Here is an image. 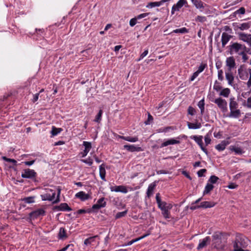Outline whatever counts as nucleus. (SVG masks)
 <instances>
[{
  "label": "nucleus",
  "mask_w": 251,
  "mask_h": 251,
  "mask_svg": "<svg viewBox=\"0 0 251 251\" xmlns=\"http://www.w3.org/2000/svg\"><path fill=\"white\" fill-rule=\"evenodd\" d=\"M227 48L230 54L241 56L243 62H246L248 59V56L247 55L248 49L245 45L231 42Z\"/></svg>",
  "instance_id": "nucleus-1"
},
{
  "label": "nucleus",
  "mask_w": 251,
  "mask_h": 251,
  "mask_svg": "<svg viewBox=\"0 0 251 251\" xmlns=\"http://www.w3.org/2000/svg\"><path fill=\"white\" fill-rule=\"evenodd\" d=\"M228 235L225 232H215L212 236V246L219 251H224L226 247Z\"/></svg>",
  "instance_id": "nucleus-2"
},
{
  "label": "nucleus",
  "mask_w": 251,
  "mask_h": 251,
  "mask_svg": "<svg viewBox=\"0 0 251 251\" xmlns=\"http://www.w3.org/2000/svg\"><path fill=\"white\" fill-rule=\"evenodd\" d=\"M238 74L239 77L242 80H247L249 75H250L247 85L248 87H250L251 86V69L249 68L247 70L244 65H241L238 69Z\"/></svg>",
  "instance_id": "nucleus-3"
},
{
  "label": "nucleus",
  "mask_w": 251,
  "mask_h": 251,
  "mask_svg": "<svg viewBox=\"0 0 251 251\" xmlns=\"http://www.w3.org/2000/svg\"><path fill=\"white\" fill-rule=\"evenodd\" d=\"M155 198L158 206L161 211L166 209H171L172 208L173 206L171 203H168L165 201H161L159 193L156 194Z\"/></svg>",
  "instance_id": "nucleus-4"
},
{
  "label": "nucleus",
  "mask_w": 251,
  "mask_h": 251,
  "mask_svg": "<svg viewBox=\"0 0 251 251\" xmlns=\"http://www.w3.org/2000/svg\"><path fill=\"white\" fill-rule=\"evenodd\" d=\"M247 246L244 237L241 236H236L235 241L233 242V248L243 249Z\"/></svg>",
  "instance_id": "nucleus-5"
},
{
  "label": "nucleus",
  "mask_w": 251,
  "mask_h": 251,
  "mask_svg": "<svg viewBox=\"0 0 251 251\" xmlns=\"http://www.w3.org/2000/svg\"><path fill=\"white\" fill-rule=\"evenodd\" d=\"M46 190L47 193L41 195L42 200L52 201L55 198V190L51 189H47Z\"/></svg>",
  "instance_id": "nucleus-6"
},
{
  "label": "nucleus",
  "mask_w": 251,
  "mask_h": 251,
  "mask_svg": "<svg viewBox=\"0 0 251 251\" xmlns=\"http://www.w3.org/2000/svg\"><path fill=\"white\" fill-rule=\"evenodd\" d=\"M213 102L218 105V107L221 109L223 112L227 111V102L225 100L221 98H218L215 99Z\"/></svg>",
  "instance_id": "nucleus-7"
},
{
  "label": "nucleus",
  "mask_w": 251,
  "mask_h": 251,
  "mask_svg": "<svg viewBox=\"0 0 251 251\" xmlns=\"http://www.w3.org/2000/svg\"><path fill=\"white\" fill-rule=\"evenodd\" d=\"M45 214V211L43 209H38L29 214V219L30 220H34L40 216H44Z\"/></svg>",
  "instance_id": "nucleus-8"
},
{
  "label": "nucleus",
  "mask_w": 251,
  "mask_h": 251,
  "mask_svg": "<svg viewBox=\"0 0 251 251\" xmlns=\"http://www.w3.org/2000/svg\"><path fill=\"white\" fill-rule=\"evenodd\" d=\"M36 173L34 170L25 169L23 170L21 176L23 178H32L36 176Z\"/></svg>",
  "instance_id": "nucleus-9"
},
{
  "label": "nucleus",
  "mask_w": 251,
  "mask_h": 251,
  "mask_svg": "<svg viewBox=\"0 0 251 251\" xmlns=\"http://www.w3.org/2000/svg\"><path fill=\"white\" fill-rule=\"evenodd\" d=\"M238 35L240 40L247 43L251 47V34H246L244 32H238Z\"/></svg>",
  "instance_id": "nucleus-10"
},
{
  "label": "nucleus",
  "mask_w": 251,
  "mask_h": 251,
  "mask_svg": "<svg viewBox=\"0 0 251 251\" xmlns=\"http://www.w3.org/2000/svg\"><path fill=\"white\" fill-rule=\"evenodd\" d=\"M186 3H187L186 0H179L176 4L172 6L171 10L172 15L174 14L175 11H179Z\"/></svg>",
  "instance_id": "nucleus-11"
},
{
  "label": "nucleus",
  "mask_w": 251,
  "mask_h": 251,
  "mask_svg": "<svg viewBox=\"0 0 251 251\" xmlns=\"http://www.w3.org/2000/svg\"><path fill=\"white\" fill-rule=\"evenodd\" d=\"M226 65L228 67V71L231 72L236 65L235 59L233 56L227 57L226 59Z\"/></svg>",
  "instance_id": "nucleus-12"
},
{
  "label": "nucleus",
  "mask_w": 251,
  "mask_h": 251,
  "mask_svg": "<svg viewBox=\"0 0 251 251\" xmlns=\"http://www.w3.org/2000/svg\"><path fill=\"white\" fill-rule=\"evenodd\" d=\"M110 189L112 192H122L125 194L128 192L126 187L123 185L111 186Z\"/></svg>",
  "instance_id": "nucleus-13"
},
{
  "label": "nucleus",
  "mask_w": 251,
  "mask_h": 251,
  "mask_svg": "<svg viewBox=\"0 0 251 251\" xmlns=\"http://www.w3.org/2000/svg\"><path fill=\"white\" fill-rule=\"evenodd\" d=\"M124 148L128 151L135 152V151H143L140 147H136L133 145H126L124 146Z\"/></svg>",
  "instance_id": "nucleus-14"
},
{
  "label": "nucleus",
  "mask_w": 251,
  "mask_h": 251,
  "mask_svg": "<svg viewBox=\"0 0 251 251\" xmlns=\"http://www.w3.org/2000/svg\"><path fill=\"white\" fill-rule=\"evenodd\" d=\"M232 36L228 34L226 32H223L222 34L221 42L222 47H225L226 44L229 42L232 38Z\"/></svg>",
  "instance_id": "nucleus-15"
},
{
  "label": "nucleus",
  "mask_w": 251,
  "mask_h": 251,
  "mask_svg": "<svg viewBox=\"0 0 251 251\" xmlns=\"http://www.w3.org/2000/svg\"><path fill=\"white\" fill-rule=\"evenodd\" d=\"M210 242V238L209 236H207L202 240L200 241V243L197 247L198 250L203 249L208 244H209Z\"/></svg>",
  "instance_id": "nucleus-16"
},
{
  "label": "nucleus",
  "mask_w": 251,
  "mask_h": 251,
  "mask_svg": "<svg viewBox=\"0 0 251 251\" xmlns=\"http://www.w3.org/2000/svg\"><path fill=\"white\" fill-rule=\"evenodd\" d=\"M75 196L82 201H85L91 198V196L89 194H86L83 191L78 192L75 194Z\"/></svg>",
  "instance_id": "nucleus-17"
},
{
  "label": "nucleus",
  "mask_w": 251,
  "mask_h": 251,
  "mask_svg": "<svg viewBox=\"0 0 251 251\" xmlns=\"http://www.w3.org/2000/svg\"><path fill=\"white\" fill-rule=\"evenodd\" d=\"M226 78L228 81V84L229 85H234V77L231 72H226Z\"/></svg>",
  "instance_id": "nucleus-18"
},
{
  "label": "nucleus",
  "mask_w": 251,
  "mask_h": 251,
  "mask_svg": "<svg viewBox=\"0 0 251 251\" xmlns=\"http://www.w3.org/2000/svg\"><path fill=\"white\" fill-rule=\"evenodd\" d=\"M234 24H233V25L235 26V30L240 29L241 30H244L248 29L251 27V24L250 23H244L236 25H234Z\"/></svg>",
  "instance_id": "nucleus-19"
},
{
  "label": "nucleus",
  "mask_w": 251,
  "mask_h": 251,
  "mask_svg": "<svg viewBox=\"0 0 251 251\" xmlns=\"http://www.w3.org/2000/svg\"><path fill=\"white\" fill-rule=\"evenodd\" d=\"M99 173H100V176L101 178V179L104 181H106L105 179V175H106V171L105 169V165L104 164H102L99 167Z\"/></svg>",
  "instance_id": "nucleus-20"
},
{
  "label": "nucleus",
  "mask_w": 251,
  "mask_h": 251,
  "mask_svg": "<svg viewBox=\"0 0 251 251\" xmlns=\"http://www.w3.org/2000/svg\"><path fill=\"white\" fill-rule=\"evenodd\" d=\"M179 143H180V141L179 140H176L174 139H171L168 140L167 141L163 142L161 144L160 148L166 147L170 145H174V144H179Z\"/></svg>",
  "instance_id": "nucleus-21"
},
{
  "label": "nucleus",
  "mask_w": 251,
  "mask_h": 251,
  "mask_svg": "<svg viewBox=\"0 0 251 251\" xmlns=\"http://www.w3.org/2000/svg\"><path fill=\"white\" fill-rule=\"evenodd\" d=\"M156 182H154L153 183H151L150 184L148 188L147 191V196L148 198H150L153 193V190L156 186Z\"/></svg>",
  "instance_id": "nucleus-22"
},
{
  "label": "nucleus",
  "mask_w": 251,
  "mask_h": 251,
  "mask_svg": "<svg viewBox=\"0 0 251 251\" xmlns=\"http://www.w3.org/2000/svg\"><path fill=\"white\" fill-rule=\"evenodd\" d=\"M228 144V141L224 140L222 141L220 144H219L217 145H216L215 148L219 151H222L225 149L226 146Z\"/></svg>",
  "instance_id": "nucleus-23"
},
{
  "label": "nucleus",
  "mask_w": 251,
  "mask_h": 251,
  "mask_svg": "<svg viewBox=\"0 0 251 251\" xmlns=\"http://www.w3.org/2000/svg\"><path fill=\"white\" fill-rule=\"evenodd\" d=\"M215 205L214 202L205 201L201 203L200 206L201 208H207L213 207Z\"/></svg>",
  "instance_id": "nucleus-24"
},
{
  "label": "nucleus",
  "mask_w": 251,
  "mask_h": 251,
  "mask_svg": "<svg viewBox=\"0 0 251 251\" xmlns=\"http://www.w3.org/2000/svg\"><path fill=\"white\" fill-rule=\"evenodd\" d=\"M191 1L197 9H204V6L203 5V3L201 0H191Z\"/></svg>",
  "instance_id": "nucleus-25"
},
{
  "label": "nucleus",
  "mask_w": 251,
  "mask_h": 251,
  "mask_svg": "<svg viewBox=\"0 0 251 251\" xmlns=\"http://www.w3.org/2000/svg\"><path fill=\"white\" fill-rule=\"evenodd\" d=\"M240 110L239 109H237V108L235 109H233L230 110V114L229 115V117L237 118L240 117Z\"/></svg>",
  "instance_id": "nucleus-26"
},
{
  "label": "nucleus",
  "mask_w": 251,
  "mask_h": 251,
  "mask_svg": "<svg viewBox=\"0 0 251 251\" xmlns=\"http://www.w3.org/2000/svg\"><path fill=\"white\" fill-rule=\"evenodd\" d=\"M238 107V103L235 100V99L234 98H231L230 99V102H229V108L230 110L233 109H235Z\"/></svg>",
  "instance_id": "nucleus-27"
},
{
  "label": "nucleus",
  "mask_w": 251,
  "mask_h": 251,
  "mask_svg": "<svg viewBox=\"0 0 251 251\" xmlns=\"http://www.w3.org/2000/svg\"><path fill=\"white\" fill-rule=\"evenodd\" d=\"M213 188L214 186L212 184L208 182L204 188V190L203 192V195L208 194L211 191H212L213 189Z\"/></svg>",
  "instance_id": "nucleus-28"
},
{
  "label": "nucleus",
  "mask_w": 251,
  "mask_h": 251,
  "mask_svg": "<svg viewBox=\"0 0 251 251\" xmlns=\"http://www.w3.org/2000/svg\"><path fill=\"white\" fill-rule=\"evenodd\" d=\"M187 126L189 129H198L200 128L201 127V123H192L190 122H187Z\"/></svg>",
  "instance_id": "nucleus-29"
},
{
  "label": "nucleus",
  "mask_w": 251,
  "mask_h": 251,
  "mask_svg": "<svg viewBox=\"0 0 251 251\" xmlns=\"http://www.w3.org/2000/svg\"><path fill=\"white\" fill-rule=\"evenodd\" d=\"M204 105H205V102H204V99H202L201 100L198 102V106L201 110V115H202L204 113Z\"/></svg>",
  "instance_id": "nucleus-30"
},
{
  "label": "nucleus",
  "mask_w": 251,
  "mask_h": 251,
  "mask_svg": "<svg viewBox=\"0 0 251 251\" xmlns=\"http://www.w3.org/2000/svg\"><path fill=\"white\" fill-rule=\"evenodd\" d=\"M35 196L25 197L22 199V201L26 203H31L34 202Z\"/></svg>",
  "instance_id": "nucleus-31"
},
{
  "label": "nucleus",
  "mask_w": 251,
  "mask_h": 251,
  "mask_svg": "<svg viewBox=\"0 0 251 251\" xmlns=\"http://www.w3.org/2000/svg\"><path fill=\"white\" fill-rule=\"evenodd\" d=\"M97 237H98V235H95L86 239L84 242V245L86 246L90 245L92 242L95 241V238Z\"/></svg>",
  "instance_id": "nucleus-32"
},
{
  "label": "nucleus",
  "mask_w": 251,
  "mask_h": 251,
  "mask_svg": "<svg viewBox=\"0 0 251 251\" xmlns=\"http://www.w3.org/2000/svg\"><path fill=\"white\" fill-rule=\"evenodd\" d=\"M66 230L64 227H61L59 229V232L58 233V238L59 239H63L64 238H66Z\"/></svg>",
  "instance_id": "nucleus-33"
},
{
  "label": "nucleus",
  "mask_w": 251,
  "mask_h": 251,
  "mask_svg": "<svg viewBox=\"0 0 251 251\" xmlns=\"http://www.w3.org/2000/svg\"><path fill=\"white\" fill-rule=\"evenodd\" d=\"M230 89L229 88H224L220 92V95L224 97H228L230 93Z\"/></svg>",
  "instance_id": "nucleus-34"
},
{
  "label": "nucleus",
  "mask_w": 251,
  "mask_h": 251,
  "mask_svg": "<svg viewBox=\"0 0 251 251\" xmlns=\"http://www.w3.org/2000/svg\"><path fill=\"white\" fill-rule=\"evenodd\" d=\"M188 32V30L186 27H182L179 29H176L174 30L172 33H186Z\"/></svg>",
  "instance_id": "nucleus-35"
},
{
  "label": "nucleus",
  "mask_w": 251,
  "mask_h": 251,
  "mask_svg": "<svg viewBox=\"0 0 251 251\" xmlns=\"http://www.w3.org/2000/svg\"><path fill=\"white\" fill-rule=\"evenodd\" d=\"M61 211H70L72 210L71 208H70L67 203H62L60 204Z\"/></svg>",
  "instance_id": "nucleus-36"
},
{
  "label": "nucleus",
  "mask_w": 251,
  "mask_h": 251,
  "mask_svg": "<svg viewBox=\"0 0 251 251\" xmlns=\"http://www.w3.org/2000/svg\"><path fill=\"white\" fill-rule=\"evenodd\" d=\"M193 139L200 146V147L203 145L202 136H194L193 137Z\"/></svg>",
  "instance_id": "nucleus-37"
},
{
  "label": "nucleus",
  "mask_w": 251,
  "mask_h": 251,
  "mask_svg": "<svg viewBox=\"0 0 251 251\" xmlns=\"http://www.w3.org/2000/svg\"><path fill=\"white\" fill-rule=\"evenodd\" d=\"M62 131V129L61 128H56L55 126H53L52 127L51 134L52 136L57 135L58 133H59Z\"/></svg>",
  "instance_id": "nucleus-38"
},
{
  "label": "nucleus",
  "mask_w": 251,
  "mask_h": 251,
  "mask_svg": "<svg viewBox=\"0 0 251 251\" xmlns=\"http://www.w3.org/2000/svg\"><path fill=\"white\" fill-rule=\"evenodd\" d=\"M102 114V109H100L94 121L97 123H100L101 120V116Z\"/></svg>",
  "instance_id": "nucleus-39"
},
{
  "label": "nucleus",
  "mask_w": 251,
  "mask_h": 251,
  "mask_svg": "<svg viewBox=\"0 0 251 251\" xmlns=\"http://www.w3.org/2000/svg\"><path fill=\"white\" fill-rule=\"evenodd\" d=\"M159 4L160 3H158V1L150 2L146 5V7L148 8H152L154 7H158L160 6Z\"/></svg>",
  "instance_id": "nucleus-40"
},
{
  "label": "nucleus",
  "mask_w": 251,
  "mask_h": 251,
  "mask_svg": "<svg viewBox=\"0 0 251 251\" xmlns=\"http://www.w3.org/2000/svg\"><path fill=\"white\" fill-rule=\"evenodd\" d=\"M219 177L215 176H211L208 181V183H210L211 184H214V183H216L217 182V181H218V180H219Z\"/></svg>",
  "instance_id": "nucleus-41"
},
{
  "label": "nucleus",
  "mask_w": 251,
  "mask_h": 251,
  "mask_svg": "<svg viewBox=\"0 0 251 251\" xmlns=\"http://www.w3.org/2000/svg\"><path fill=\"white\" fill-rule=\"evenodd\" d=\"M83 145L85 147L84 150L88 151V152L90 151L92 148L91 143L87 141H83Z\"/></svg>",
  "instance_id": "nucleus-42"
},
{
  "label": "nucleus",
  "mask_w": 251,
  "mask_h": 251,
  "mask_svg": "<svg viewBox=\"0 0 251 251\" xmlns=\"http://www.w3.org/2000/svg\"><path fill=\"white\" fill-rule=\"evenodd\" d=\"M105 207V204L103 203V204L100 205L98 202L96 204H94L92 207V209L94 211L98 210L100 208L102 207Z\"/></svg>",
  "instance_id": "nucleus-43"
},
{
  "label": "nucleus",
  "mask_w": 251,
  "mask_h": 251,
  "mask_svg": "<svg viewBox=\"0 0 251 251\" xmlns=\"http://www.w3.org/2000/svg\"><path fill=\"white\" fill-rule=\"evenodd\" d=\"M127 214V211L126 210H125L124 211H122V212H118L116 214V216H115V219H119V218H121L123 217H124L126 215V214Z\"/></svg>",
  "instance_id": "nucleus-44"
},
{
  "label": "nucleus",
  "mask_w": 251,
  "mask_h": 251,
  "mask_svg": "<svg viewBox=\"0 0 251 251\" xmlns=\"http://www.w3.org/2000/svg\"><path fill=\"white\" fill-rule=\"evenodd\" d=\"M2 159L5 161L12 163L14 165H16L17 161L14 159L8 158L6 156H2Z\"/></svg>",
  "instance_id": "nucleus-45"
},
{
  "label": "nucleus",
  "mask_w": 251,
  "mask_h": 251,
  "mask_svg": "<svg viewBox=\"0 0 251 251\" xmlns=\"http://www.w3.org/2000/svg\"><path fill=\"white\" fill-rule=\"evenodd\" d=\"M138 140V138L137 137H130V136H126V141L130 142H135Z\"/></svg>",
  "instance_id": "nucleus-46"
},
{
  "label": "nucleus",
  "mask_w": 251,
  "mask_h": 251,
  "mask_svg": "<svg viewBox=\"0 0 251 251\" xmlns=\"http://www.w3.org/2000/svg\"><path fill=\"white\" fill-rule=\"evenodd\" d=\"M57 196L56 200H54L52 202V203L53 204L57 203L60 201V195L61 189L59 187H58L57 188Z\"/></svg>",
  "instance_id": "nucleus-47"
},
{
  "label": "nucleus",
  "mask_w": 251,
  "mask_h": 251,
  "mask_svg": "<svg viewBox=\"0 0 251 251\" xmlns=\"http://www.w3.org/2000/svg\"><path fill=\"white\" fill-rule=\"evenodd\" d=\"M170 210V209H166V210L162 211V214L165 219H169L170 218V212H169Z\"/></svg>",
  "instance_id": "nucleus-48"
},
{
  "label": "nucleus",
  "mask_w": 251,
  "mask_h": 251,
  "mask_svg": "<svg viewBox=\"0 0 251 251\" xmlns=\"http://www.w3.org/2000/svg\"><path fill=\"white\" fill-rule=\"evenodd\" d=\"M213 88L214 90H215L216 91H219L221 90L222 88V86L220 85V83L217 81V80H216L215 82V84L213 87Z\"/></svg>",
  "instance_id": "nucleus-49"
},
{
  "label": "nucleus",
  "mask_w": 251,
  "mask_h": 251,
  "mask_svg": "<svg viewBox=\"0 0 251 251\" xmlns=\"http://www.w3.org/2000/svg\"><path fill=\"white\" fill-rule=\"evenodd\" d=\"M206 64L201 63L199 67L198 70L196 71L199 74L202 72L206 67Z\"/></svg>",
  "instance_id": "nucleus-50"
},
{
  "label": "nucleus",
  "mask_w": 251,
  "mask_h": 251,
  "mask_svg": "<svg viewBox=\"0 0 251 251\" xmlns=\"http://www.w3.org/2000/svg\"><path fill=\"white\" fill-rule=\"evenodd\" d=\"M243 104L245 106H246L247 107L251 108V96L249 97L248 98L246 103L245 101H244V103H243Z\"/></svg>",
  "instance_id": "nucleus-51"
},
{
  "label": "nucleus",
  "mask_w": 251,
  "mask_h": 251,
  "mask_svg": "<svg viewBox=\"0 0 251 251\" xmlns=\"http://www.w3.org/2000/svg\"><path fill=\"white\" fill-rule=\"evenodd\" d=\"M153 119L152 116L150 113H148V120L145 122V124L146 125H150L151 122H152Z\"/></svg>",
  "instance_id": "nucleus-52"
},
{
  "label": "nucleus",
  "mask_w": 251,
  "mask_h": 251,
  "mask_svg": "<svg viewBox=\"0 0 251 251\" xmlns=\"http://www.w3.org/2000/svg\"><path fill=\"white\" fill-rule=\"evenodd\" d=\"M149 14V13H142V14H141L138 15L137 16L135 17V18L136 19L137 21H138V20H140L142 18H145Z\"/></svg>",
  "instance_id": "nucleus-53"
},
{
  "label": "nucleus",
  "mask_w": 251,
  "mask_h": 251,
  "mask_svg": "<svg viewBox=\"0 0 251 251\" xmlns=\"http://www.w3.org/2000/svg\"><path fill=\"white\" fill-rule=\"evenodd\" d=\"M223 71L222 70H218V79L221 81H223L224 79V76L223 75Z\"/></svg>",
  "instance_id": "nucleus-54"
},
{
  "label": "nucleus",
  "mask_w": 251,
  "mask_h": 251,
  "mask_svg": "<svg viewBox=\"0 0 251 251\" xmlns=\"http://www.w3.org/2000/svg\"><path fill=\"white\" fill-rule=\"evenodd\" d=\"M207 170L205 169H201L197 172V175L199 177H202L203 176V174L206 173Z\"/></svg>",
  "instance_id": "nucleus-55"
},
{
  "label": "nucleus",
  "mask_w": 251,
  "mask_h": 251,
  "mask_svg": "<svg viewBox=\"0 0 251 251\" xmlns=\"http://www.w3.org/2000/svg\"><path fill=\"white\" fill-rule=\"evenodd\" d=\"M204 141L206 145H208L210 143L211 139L209 134H207L204 137Z\"/></svg>",
  "instance_id": "nucleus-56"
},
{
  "label": "nucleus",
  "mask_w": 251,
  "mask_h": 251,
  "mask_svg": "<svg viewBox=\"0 0 251 251\" xmlns=\"http://www.w3.org/2000/svg\"><path fill=\"white\" fill-rule=\"evenodd\" d=\"M138 22L136 19L134 18L131 19L129 21V25L130 26L132 27L134 26Z\"/></svg>",
  "instance_id": "nucleus-57"
},
{
  "label": "nucleus",
  "mask_w": 251,
  "mask_h": 251,
  "mask_svg": "<svg viewBox=\"0 0 251 251\" xmlns=\"http://www.w3.org/2000/svg\"><path fill=\"white\" fill-rule=\"evenodd\" d=\"M206 18L204 16H198L196 17V21L200 22H204L206 21Z\"/></svg>",
  "instance_id": "nucleus-58"
},
{
  "label": "nucleus",
  "mask_w": 251,
  "mask_h": 251,
  "mask_svg": "<svg viewBox=\"0 0 251 251\" xmlns=\"http://www.w3.org/2000/svg\"><path fill=\"white\" fill-rule=\"evenodd\" d=\"M245 13V9L244 7H240L239 9L235 12L236 14H244Z\"/></svg>",
  "instance_id": "nucleus-59"
},
{
  "label": "nucleus",
  "mask_w": 251,
  "mask_h": 251,
  "mask_svg": "<svg viewBox=\"0 0 251 251\" xmlns=\"http://www.w3.org/2000/svg\"><path fill=\"white\" fill-rule=\"evenodd\" d=\"M195 109L191 106H189L188 109V113L189 114L193 116L194 115Z\"/></svg>",
  "instance_id": "nucleus-60"
},
{
  "label": "nucleus",
  "mask_w": 251,
  "mask_h": 251,
  "mask_svg": "<svg viewBox=\"0 0 251 251\" xmlns=\"http://www.w3.org/2000/svg\"><path fill=\"white\" fill-rule=\"evenodd\" d=\"M82 161L88 164L89 166H91L93 164V160L91 158H88L85 160H82Z\"/></svg>",
  "instance_id": "nucleus-61"
},
{
  "label": "nucleus",
  "mask_w": 251,
  "mask_h": 251,
  "mask_svg": "<svg viewBox=\"0 0 251 251\" xmlns=\"http://www.w3.org/2000/svg\"><path fill=\"white\" fill-rule=\"evenodd\" d=\"M148 53V50H145L140 55V57L139 59L138 60V61H140V60L142 59L144 57H145Z\"/></svg>",
  "instance_id": "nucleus-62"
},
{
  "label": "nucleus",
  "mask_w": 251,
  "mask_h": 251,
  "mask_svg": "<svg viewBox=\"0 0 251 251\" xmlns=\"http://www.w3.org/2000/svg\"><path fill=\"white\" fill-rule=\"evenodd\" d=\"M91 210H90V209H89L88 211H86L85 209H79L77 211V213L78 214H81L85 213L86 212L90 213V212H91Z\"/></svg>",
  "instance_id": "nucleus-63"
},
{
  "label": "nucleus",
  "mask_w": 251,
  "mask_h": 251,
  "mask_svg": "<svg viewBox=\"0 0 251 251\" xmlns=\"http://www.w3.org/2000/svg\"><path fill=\"white\" fill-rule=\"evenodd\" d=\"M237 187L238 185L234 183H231L227 186V187L230 189L236 188Z\"/></svg>",
  "instance_id": "nucleus-64"
}]
</instances>
